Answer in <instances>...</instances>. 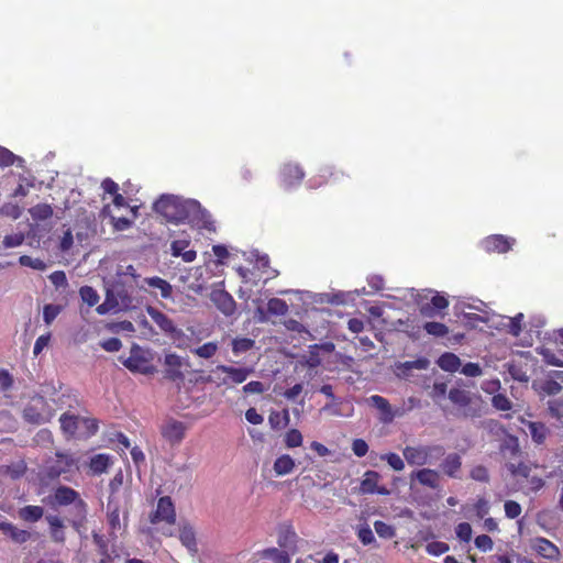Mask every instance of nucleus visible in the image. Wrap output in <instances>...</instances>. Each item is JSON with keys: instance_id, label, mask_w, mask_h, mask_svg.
Wrapping results in <instances>:
<instances>
[{"instance_id": "28", "label": "nucleus", "mask_w": 563, "mask_h": 563, "mask_svg": "<svg viewBox=\"0 0 563 563\" xmlns=\"http://www.w3.org/2000/svg\"><path fill=\"white\" fill-rule=\"evenodd\" d=\"M26 473V464L24 461L13 463L10 465H0V477L19 479Z\"/></svg>"}, {"instance_id": "19", "label": "nucleus", "mask_w": 563, "mask_h": 563, "mask_svg": "<svg viewBox=\"0 0 563 563\" xmlns=\"http://www.w3.org/2000/svg\"><path fill=\"white\" fill-rule=\"evenodd\" d=\"M190 241L187 239L174 240L170 244V253L174 257H181L184 262L191 263L197 257L195 250H187Z\"/></svg>"}, {"instance_id": "39", "label": "nucleus", "mask_w": 563, "mask_h": 563, "mask_svg": "<svg viewBox=\"0 0 563 563\" xmlns=\"http://www.w3.org/2000/svg\"><path fill=\"white\" fill-rule=\"evenodd\" d=\"M449 399L460 407H466L471 402L468 393L461 388H452L449 391Z\"/></svg>"}, {"instance_id": "49", "label": "nucleus", "mask_w": 563, "mask_h": 563, "mask_svg": "<svg viewBox=\"0 0 563 563\" xmlns=\"http://www.w3.org/2000/svg\"><path fill=\"white\" fill-rule=\"evenodd\" d=\"M551 417L563 423V398H555L548 402Z\"/></svg>"}, {"instance_id": "11", "label": "nucleus", "mask_w": 563, "mask_h": 563, "mask_svg": "<svg viewBox=\"0 0 563 563\" xmlns=\"http://www.w3.org/2000/svg\"><path fill=\"white\" fill-rule=\"evenodd\" d=\"M165 377L172 382L184 380L185 366L183 357L175 353H167L164 357Z\"/></svg>"}, {"instance_id": "15", "label": "nucleus", "mask_w": 563, "mask_h": 563, "mask_svg": "<svg viewBox=\"0 0 563 563\" xmlns=\"http://www.w3.org/2000/svg\"><path fill=\"white\" fill-rule=\"evenodd\" d=\"M532 549L542 558L558 561L560 559L559 548L545 538H536L532 541Z\"/></svg>"}, {"instance_id": "41", "label": "nucleus", "mask_w": 563, "mask_h": 563, "mask_svg": "<svg viewBox=\"0 0 563 563\" xmlns=\"http://www.w3.org/2000/svg\"><path fill=\"white\" fill-rule=\"evenodd\" d=\"M426 332L435 338H443L449 333V328L441 322L430 321L423 325Z\"/></svg>"}, {"instance_id": "45", "label": "nucleus", "mask_w": 563, "mask_h": 563, "mask_svg": "<svg viewBox=\"0 0 563 563\" xmlns=\"http://www.w3.org/2000/svg\"><path fill=\"white\" fill-rule=\"evenodd\" d=\"M374 529L376 533L383 539H391L396 536L395 528L382 520H376L374 522Z\"/></svg>"}, {"instance_id": "42", "label": "nucleus", "mask_w": 563, "mask_h": 563, "mask_svg": "<svg viewBox=\"0 0 563 563\" xmlns=\"http://www.w3.org/2000/svg\"><path fill=\"white\" fill-rule=\"evenodd\" d=\"M79 296L84 302H86L89 307H93L98 303L100 297L96 289L91 286H82L79 289Z\"/></svg>"}, {"instance_id": "31", "label": "nucleus", "mask_w": 563, "mask_h": 563, "mask_svg": "<svg viewBox=\"0 0 563 563\" xmlns=\"http://www.w3.org/2000/svg\"><path fill=\"white\" fill-rule=\"evenodd\" d=\"M295 468V461L288 454H283L274 462V472L278 476H284L292 472Z\"/></svg>"}, {"instance_id": "1", "label": "nucleus", "mask_w": 563, "mask_h": 563, "mask_svg": "<svg viewBox=\"0 0 563 563\" xmlns=\"http://www.w3.org/2000/svg\"><path fill=\"white\" fill-rule=\"evenodd\" d=\"M156 213L172 223H189L199 230L214 231L210 213L194 199H185L176 195H162L153 205Z\"/></svg>"}, {"instance_id": "24", "label": "nucleus", "mask_w": 563, "mask_h": 563, "mask_svg": "<svg viewBox=\"0 0 563 563\" xmlns=\"http://www.w3.org/2000/svg\"><path fill=\"white\" fill-rule=\"evenodd\" d=\"M222 371H225V377L228 380V385L230 384H242L247 377L253 374V367H234L225 365V367H221Z\"/></svg>"}, {"instance_id": "30", "label": "nucleus", "mask_w": 563, "mask_h": 563, "mask_svg": "<svg viewBox=\"0 0 563 563\" xmlns=\"http://www.w3.org/2000/svg\"><path fill=\"white\" fill-rule=\"evenodd\" d=\"M290 552L277 548H267L258 552L263 559L272 560L274 563H290Z\"/></svg>"}, {"instance_id": "36", "label": "nucleus", "mask_w": 563, "mask_h": 563, "mask_svg": "<svg viewBox=\"0 0 563 563\" xmlns=\"http://www.w3.org/2000/svg\"><path fill=\"white\" fill-rule=\"evenodd\" d=\"M60 428L68 434H75L78 429V417L75 415L63 413L59 418Z\"/></svg>"}, {"instance_id": "50", "label": "nucleus", "mask_w": 563, "mask_h": 563, "mask_svg": "<svg viewBox=\"0 0 563 563\" xmlns=\"http://www.w3.org/2000/svg\"><path fill=\"white\" fill-rule=\"evenodd\" d=\"M285 444L287 448H298L302 444V434L298 429H290L285 434Z\"/></svg>"}, {"instance_id": "52", "label": "nucleus", "mask_w": 563, "mask_h": 563, "mask_svg": "<svg viewBox=\"0 0 563 563\" xmlns=\"http://www.w3.org/2000/svg\"><path fill=\"white\" fill-rule=\"evenodd\" d=\"M218 351V344L216 342H207L198 346L194 353L202 358L212 357Z\"/></svg>"}, {"instance_id": "14", "label": "nucleus", "mask_w": 563, "mask_h": 563, "mask_svg": "<svg viewBox=\"0 0 563 563\" xmlns=\"http://www.w3.org/2000/svg\"><path fill=\"white\" fill-rule=\"evenodd\" d=\"M146 311L148 316L152 318V320L156 323V325L168 335H174L176 332H178L177 327L175 325L174 321L166 316L164 312L159 311L158 309L147 306Z\"/></svg>"}, {"instance_id": "60", "label": "nucleus", "mask_w": 563, "mask_h": 563, "mask_svg": "<svg viewBox=\"0 0 563 563\" xmlns=\"http://www.w3.org/2000/svg\"><path fill=\"white\" fill-rule=\"evenodd\" d=\"M492 404L496 409L501 410V411L511 409V401L504 394L494 395L492 398Z\"/></svg>"}, {"instance_id": "27", "label": "nucleus", "mask_w": 563, "mask_h": 563, "mask_svg": "<svg viewBox=\"0 0 563 563\" xmlns=\"http://www.w3.org/2000/svg\"><path fill=\"white\" fill-rule=\"evenodd\" d=\"M44 516V508L36 505H27L21 507L18 510V517L20 520L29 523H35L40 521Z\"/></svg>"}, {"instance_id": "12", "label": "nucleus", "mask_w": 563, "mask_h": 563, "mask_svg": "<svg viewBox=\"0 0 563 563\" xmlns=\"http://www.w3.org/2000/svg\"><path fill=\"white\" fill-rule=\"evenodd\" d=\"M213 305L224 316L230 317L236 310V302L233 297L224 289H213L210 294Z\"/></svg>"}, {"instance_id": "47", "label": "nucleus", "mask_w": 563, "mask_h": 563, "mask_svg": "<svg viewBox=\"0 0 563 563\" xmlns=\"http://www.w3.org/2000/svg\"><path fill=\"white\" fill-rule=\"evenodd\" d=\"M268 421L274 429L280 428L282 424L287 426L289 422V412L287 409H285L283 413L273 411L268 417Z\"/></svg>"}, {"instance_id": "58", "label": "nucleus", "mask_w": 563, "mask_h": 563, "mask_svg": "<svg viewBox=\"0 0 563 563\" xmlns=\"http://www.w3.org/2000/svg\"><path fill=\"white\" fill-rule=\"evenodd\" d=\"M25 235L22 232L8 234L3 238V246L7 249L16 247L23 244Z\"/></svg>"}, {"instance_id": "4", "label": "nucleus", "mask_w": 563, "mask_h": 563, "mask_svg": "<svg viewBox=\"0 0 563 563\" xmlns=\"http://www.w3.org/2000/svg\"><path fill=\"white\" fill-rule=\"evenodd\" d=\"M120 361L133 374L153 375L156 373L151 352L137 344L131 346L128 357L120 356Z\"/></svg>"}, {"instance_id": "46", "label": "nucleus", "mask_w": 563, "mask_h": 563, "mask_svg": "<svg viewBox=\"0 0 563 563\" xmlns=\"http://www.w3.org/2000/svg\"><path fill=\"white\" fill-rule=\"evenodd\" d=\"M19 263L22 266L30 267L35 271H45L47 268V265L44 261L41 258H33L29 255H21L19 257Z\"/></svg>"}, {"instance_id": "48", "label": "nucleus", "mask_w": 563, "mask_h": 563, "mask_svg": "<svg viewBox=\"0 0 563 563\" xmlns=\"http://www.w3.org/2000/svg\"><path fill=\"white\" fill-rule=\"evenodd\" d=\"M254 345V341L249 338H239L232 341V351L235 355L244 353L251 350Z\"/></svg>"}, {"instance_id": "38", "label": "nucleus", "mask_w": 563, "mask_h": 563, "mask_svg": "<svg viewBox=\"0 0 563 563\" xmlns=\"http://www.w3.org/2000/svg\"><path fill=\"white\" fill-rule=\"evenodd\" d=\"M117 308H119V300L114 298L113 292L107 291L104 301L96 307V311L98 314L103 316Z\"/></svg>"}, {"instance_id": "3", "label": "nucleus", "mask_w": 563, "mask_h": 563, "mask_svg": "<svg viewBox=\"0 0 563 563\" xmlns=\"http://www.w3.org/2000/svg\"><path fill=\"white\" fill-rule=\"evenodd\" d=\"M55 416V409L48 400L41 395L33 396L25 405L22 417L31 424H45L48 423Z\"/></svg>"}, {"instance_id": "21", "label": "nucleus", "mask_w": 563, "mask_h": 563, "mask_svg": "<svg viewBox=\"0 0 563 563\" xmlns=\"http://www.w3.org/2000/svg\"><path fill=\"white\" fill-rule=\"evenodd\" d=\"M48 523L49 537L53 542L64 544L66 541L64 520L58 516H46Z\"/></svg>"}, {"instance_id": "2", "label": "nucleus", "mask_w": 563, "mask_h": 563, "mask_svg": "<svg viewBox=\"0 0 563 563\" xmlns=\"http://www.w3.org/2000/svg\"><path fill=\"white\" fill-rule=\"evenodd\" d=\"M52 505L58 507L71 505V518L68 522L76 531H80L87 520L88 506L77 490L64 485L58 486L52 495Z\"/></svg>"}, {"instance_id": "35", "label": "nucleus", "mask_w": 563, "mask_h": 563, "mask_svg": "<svg viewBox=\"0 0 563 563\" xmlns=\"http://www.w3.org/2000/svg\"><path fill=\"white\" fill-rule=\"evenodd\" d=\"M343 177L344 173L342 170L327 166L321 169L320 178H322V181H319V184H336Z\"/></svg>"}, {"instance_id": "22", "label": "nucleus", "mask_w": 563, "mask_h": 563, "mask_svg": "<svg viewBox=\"0 0 563 563\" xmlns=\"http://www.w3.org/2000/svg\"><path fill=\"white\" fill-rule=\"evenodd\" d=\"M441 471L451 478H459L462 468V457L459 453H450L442 461Z\"/></svg>"}, {"instance_id": "57", "label": "nucleus", "mask_w": 563, "mask_h": 563, "mask_svg": "<svg viewBox=\"0 0 563 563\" xmlns=\"http://www.w3.org/2000/svg\"><path fill=\"white\" fill-rule=\"evenodd\" d=\"M449 545L445 542L442 541H432L429 542L426 547V551L430 555L439 556L441 554H444L449 551Z\"/></svg>"}, {"instance_id": "64", "label": "nucleus", "mask_w": 563, "mask_h": 563, "mask_svg": "<svg viewBox=\"0 0 563 563\" xmlns=\"http://www.w3.org/2000/svg\"><path fill=\"white\" fill-rule=\"evenodd\" d=\"M110 222L115 231H125L132 227V221L125 217L110 216Z\"/></svg>"}, {"instance_id": "9", "label": "nucleus", "mask_w": 563, "mask_h": 563, "mask_svg": "<svg viewBox=\"0 0 563 563\" xmlns=\"http://www.w3.org/2000/svg\"><path fill=\"white\" fill-rule=\"evenodd\" d=\"M516 240L503 234H493L482 241V247L487 253L504 254L509 252Z\"/></svg>"}, {"instance_id": "20", "label": "nucleus", "mask_w": 563, "mask_h": 563, "mask_svg": "<svg viewBox=\"0 0 563 563\" xmlns=\"http://www.w3.org/2000/svg\"><path fill=\"white\" fill-rule=\"evenodd\" d=\"M368 401L379 411V420L382 422L390 423L394 420L395 413L393 412L391 406L386 398L379 395H373L369 397Z\"/></svg>"}, {"instance_id": "16", "label": "nucleus", "mask_w": 563, "mask_h": 563, "mask_svg": "<svg viewBox=\"0 0 563 563\" xmlns=\"http://www.w3.org/2000/svg\"><path fill=\"white\" fill-rule=\"evenodd\" d=\"M92 541L98 549L100 559L98 563H115V559L119 556L115 550L109 551V543L106 538L97 532H92Z\"/></svg>"}, {"instance_id": "25", "label": "nucleus", "mask_w": 563, "mask_h": 563, "mask_svg": "<svg viewBox=\"0 0 563 563\" xmlns=\"http://www.w3.org/2000/svg\"><path fill=\"white\" fill-rule=\"evenodd\" d=\"M179 540L181 544L192 554L198 552L196 532L190 523L186 522L180 526Z\"/></svg>"}, {"instance_id": "54", "label": "nucleus", "mask_w": 563, "mask_h": 563, "mask_svg": "<svg viewBox=\"0 0 563 563\" xmlns=\"http://www.w3.org/2000/svg\"><path fill=\"white\" fill-rule=\"evenodd\" d=\"M62 307L58 305L48 303L43 308V319L46 324H51L56 317L60 313Z\"/></svg>"}, {"instance_id": "10", "label": "nucleus", "mask_w": 563, "mask_h": 563, "mask_svg": "<svg viewBox=\"0 0 563 563\" xmlns=\"http://www.w3.org/2000/svg\"><path fill=\"white\" fill-rule=\"evenodd\" d=\"M380 475L375 471H366L361 481L358 493L363 495H388L389 490L385 486H378Z\"/></svg>"}, {"instance_id": "26", "label": "nucleus", "mask_w": 563, "mask_h": 563, "mask_svg": "<svg viewBox=\"0 0 563 563\" xmlns=\"http://www.w3.org/2000/svg\"><path fill=\"white\" fill-rule=\"evenodd\" d=\"M525 427L529 430L532 441L536 444H543L550 433L545 423L540 421H523Z\"/></svg>"}, {"instance_id": "43", "label": "nucleus", "mask_w": 563, "mask_h": 563, "mask_svg": "<svg viewBox=\"0 0 563 563\" xmlns=\"http://www.w3.org/2000/svg\"><path fill=\"white\" fill-rule=\"evenodd\" d=\"M267 311L273 316H284L288 312V306L283 299L272 298L267 302Z\"/></svg>"}, {"instance_id": "32", "label": "nucleus", "mask_w": 563, "mask_h": 563, "mask_svg": "<svg viewBox=\"0 0 563 563\" xmlns=\"http://www.w3.org/2000/svg\"><path fill=\"white\" fill-rule=\"evenodd\" d=\"M144 282L150 287L158 289L161 291V296L164 299H168L172 297L173 288H172V285L167 280H165L158 276H154V277L145 278Z\"/></svg>"}, {"instance_id": "17", "label": "nucleus", "mask_w": 563, "mask_h": 563, "mask_svg": "<svg viewBox=\"0 0 563 563\" xmlns=\"http://www.w3.org/2000/svg\"><path fill=\"white\" fill-rule=\"evenodd\" d=\"M0 531L8 536L13 542L19 544L27 542L32 537L30 531L20 529L9 521L0 520Z\"/></svg>"}, {"instance_id": "51", "label": "nucleus", "mask_w": 563, "mask_h": 563, "mask_svg": "<svg viewBox=\"0 0 563 563\" xmlns=\"http://www.w3.org/2000/svg\"><path fill=\"white\" fill-rule=\"evenodd\" d=\"M508 471L511 473L512 476H521L525 478H528L530 475V466L525 462L519 463H508L507 464Z\"/></svg>"}, {"instance_id": "18", "label": "nucleus", "mask_w": 563, "mask_h": 563, "mask_svg": "<svg viewBox=\"0 0 563 563\" xmlns=\"http://www.w3.org/2000/svg\"><path fill=\"white\" fill-rule=\"evenodd\" d=\"M448 307L449 300L444 296L437 294L431 298L429 303L420 306L419 312L422 317L433 318L437 316V312L442 311Z\"/></svg>"}, {"instance_id": "5", "label": "nucleus", "mask_w": 563, "mask_h": 563, "mask_svg": "<svg viewBox=\"0 0 563 563\" xmlns=\"http://www.w3.org/2000/svg\"><path fill=\"white\" fill-rule=\"evenodd\" d=\"M402 454L408 464L421 466L427 464L433 454L442 456L444 449L441 445H408L404 449Z\"/></svg>"}, {"instance_id": "55", "label": "nucleus", "mask_w": 563, "mask_h": 563, "mask_svg": "<svg viewBox=\"0 0 563 563\" xmlns=\"http://www.w3.org/2000/svg\"><path fill=\"white\" fill-rule=\"evenodd\" d=\"M382 460L386 461L394 471H402L405 468L404 460L397 453H387L382 455Z\"/></svg>"}, {"instance_id": "13", "label": "nucleus", "mask_w": 563, "mask_h": 563, "mask_svg": "<svg viewBox=\"0 0 563 563\" xmlns=\"http://www.w3.org/2000/svg\"><path fill=\"white\" fill-rule=\"evenodd\" d=\"M298 536L291 526H283L278 530L277 544L282 550L295 554L298 551Z\"/></svg>"}, {"instance_id": "44", "label": "nucleus", "mask_w": 563, "mask_h": 563, "mask_svg": "<svg viewBox=\"0 0 563 563\" xmlns=\"http://www.w3.org/2000/svg\"><path fill=\"white\" fill-rule=\"evenodd\" d=\"M221 367H225V365H217L214 368L210 371V374L207 378L209 383H213L217 386L228 385V380L225 377L227 372L222 371Z\"/></svg>"}, {"instance_id": "37", "label": "nucleus", "mask_w": 563, "mask_h": 563, "mask_svg": "<svg viewBox=\"0 0 563 563\" xmlns=\"http://www.w3.org/2000/svg\"><path fill=\"white\" fill-rule=\"evenodd\" d=\"M356 536L363 545H371L376 543L375 536L367 523L356 527Z\"/></svg>"}, {"instance_id": "33", "label": "nucleus", "mask_w": 563, "mask_h": 563, "mask_svg": "<svg viewBox=\"0 0 563 563\" xmlns=\"http://www.w3.org/2000/svg\"><path fill=\"white\" fill-rule=\"evenodd\" d=\"M29 213L35 221H44L53 216V208L48 203H37L29 209Z\"/></svg>"}, {"instance_id": "40", "label": "nucleus", "mask_w": 563, "mask_h": 563, "mask_svg": "<svg viewBox=\"0 0 563 563\" xmlns=\"http://www.w3.org/2000/svg\"><path fill=\"white\" fill-rule=\"evenodd\" d=\"M107 519L112 532L120 529V508L118 505L108 504Z\"/></svg>"}, {"instance_id": "56", "label": "nucleus", "mask_w": 563, "mask_h": 563, "mask_svg": "<svg viewBox=\"0 0 563 563\" xmlns=\"http://www.w3.org/2000/svg\"><path fill=\"white\" fill-rule=\"evenodd\" d=\"M0 213L13 220H16L22 214V208L16 203L8 202L1 207Z\"/></svg>"}, {"instance_id": "53", "label": "nucleus", "mask_w": 563, "mask_h": 563, "mask_svg": "<svg viewBox=\"0 0 563 563\" xmlns=\"http://www.w3.org/2000/svg\"><path fill=\"white\" fill-rule=\"evenodd\" d=\"M110 292L114 294V298L119 300V307L129 308L132 305V297L128 294V291L121 287H114Z\"/></svg>"}, {"instance_id": "59", "label": "nucleus", "mask_w": 563, "mask_h": 563, "mask_svg": "<svg viewBox=\"0 0 563 563\" xmlns=\"http://www.w3.org/2000/svg\"><path fill=\"white\" fill-rule=\"evenodd\" d=\"M470 476L472 479L481 483H487L489 481L488 470L484 465L474 466L470 472Z\"/></svg>"}, {"instance_id": "23", "label": "nucleus", "mask_w": 563, "mask_h": 563, "mask_svg": "<svg viewBox=\"0 0 563 563\" xmlns=\"http://www.w3.org/2000/svg\"><path fill=\"white\" fill-rule=\"evenodd\" d=\"M422 486L437 489L440 486V474L435 470L421 468L412 474Z\"/></svg>"}, {"instance_id": "8", "label": "nucleus", "mask_w": 563, "mask_h": 563, "mask_svg": "<svg viewBox=\"0 0 563 563\" xmlns=\"http://www.w3.org/2000/svg\"><path fill=\"white\" fill-rule=\"evenodd\" d=\"M280 184L285 189H290L301 184L305 178L303 169L295 163H286L279 169Z\"/></svg>"}, {"instance_id": "6", "label": "nucleus", "mask_w": 563, "mask_h": 563, "mask_svg": "<svg viewBox=\"0 0 563 563\" xmlns=\"http://www.w3.org/2000/svg\"><path fill=\"white\" fill-rule=\"evenodd\" d=\"M150 521L153 525L166 522L167 525H175L176 509L169 496L158 498L156 509L150 515Z\"/></svg>"}, {"instance_id": "34", "label": "nucleus", "mask_w": 563, "mask_h": 563, "mask_svg": "<svg viewBox=\"0 0 563 563\" xmlns=\"http://www.w3.org/2000/svg\"><path fill=\"white\" fill-rule=\"evenodd\" d=\"M110 465V457L107 454H97L90 459L89 467L93 474L104 473Z\"/></svg>"}, {"instance_id": "61", "label": "nucleus", "mask_w": 563, "mask_h": 563, "mask_svg": "<svg viewBox=\"0 0 563 563\" xmlns=\"http://www.w3.org/2000/svg\"><path fill=\"white\" fill-rule=\"evenodd\" d=\"M504 508H505V515L509 519L518 518L522 510L520 504L515 500H507L504 505Z\"/></svg>"}, {"instance_id": "7", "label": "nucleus", "mask_w": 563, "mask_h": 563, "mask_svg": "<svg viewBox=\"0 0 563 563\" xmlns=\"http://www.w3.org/2000/svg\"><path fill=\"white\" fill-rule=\"evenodd\" d=\"M187 426L179 420L169 418L161 427V434L170 445H178L186 437Z\"/></svg>"}, {"instance_id": "29", "label": "nucleus", "mask_w": 563, "mask_h": 563, "mask_svg": "<svg viewBox=\"0 0 563 563\" xmlns=\"http://www.w3.org/2000/svg\"><path fill=\"white\" fill-rule=\"evenodd\" d=\"M437 364L445 372L455 373L461 366V360L454 353L444 352L437 361Z\"/></svg>"}, {"instance_id": "62", "label": "nucleus", "mask_w": 563, "mask_h": 563, "mask_svg": "<svg viewBox=\"0 0 563 563\" xmlns=\"http://www.w3.org/2000/svg\"><path fill=\"white\" fill-rule=\"evenodd\" d=\"M15 161H22L20 157L15 156L8 148L0 146V166L7 167L11 166L15 163Z\"/></svg>"}, {"instance_id": "63", "label": "nucleus", "mask_w": 563, "mask_h": 563, "mask_svg": "<svg viewBox=\"0 0 563 563\" xmlns=\"http://www.w3.org/2000/svg\"><path fill=\"white\" fill-rule=\"evenodd\" d=\"M457 538L463 542H470L472 539V527L468 522H461L456 526Z\"/></svg>"}]
</instances>
